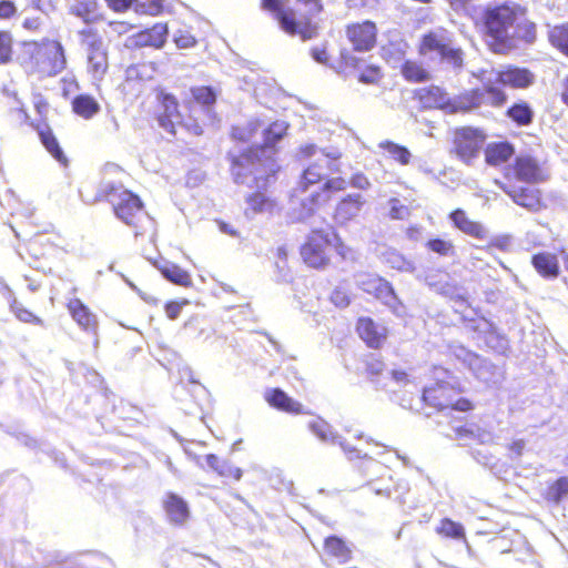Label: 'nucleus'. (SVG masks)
I'll use <instances>...</instances> for the list:
<instances>
[{
    "mask_svg": "<svg viewBox=\"0 0 568 568\" xmlns=\"http://www.w3.org/2000/svg\"><path fill=\"white\" fill-rule=\"evenodd\" d=\"M79 36L87 52L104 48L102 34L95 28H84L79 31Z\"/></svg>",
    "mask_w": 568,
    "mask_h": 568,
    "instance_id": "nucleus-46",
    "label": "nucleus"
},
{
    "mask_svg": "<svg viewBox=\"0 0 568 568\" xmlns=\"http://www.w3.org/2000/svg\"><path fill=\"white\" fill-rule=\"evenodd\" d=\"M33 108L41 119H45L50 104L48 99L41 93H34L32 99Z\"/></svg>",
    "mask_w": 568,
    "mask_h": 568,
    "instance_id": "nucleus-58",
    "label": "nucleus"
},
{
    "mask_svg": "<svg viewBox=\"0 0 568 568\" xmlns=\"http://www.w3.org/2000/svg\"><path fill=\"white\" fill-rule=\"evenodd\" d=\"M355 332L361 341L371 349H381L387 343L389 329L371 316H359L355 323Z\"/></svg>",
    "mask_w": 568,
    "mask_h": 568,
    "instance_id": "nucleus-16",
    "label": "nucleus"
},
{
    "mask_svg": "<svg viewBox=\"0 0 568 568\" xmlns=\"http://www.w3.org/2000/svg\"><path fill=\"white\" fill-rule=\"evenodd\" d=\"M348 181L342 175L326 176L320 190L301 202L298 217L307 219L312 216L321 206L329 203L336 194L346 191Z\"/></svg>",
    "mask_w": 568,
    "mask_h": 568,
    "instance_id": "nucleus-11",
    "label": "nucleus"
},
{
    "mask_svg": "<svg viewBox=\"0 0 568 568\" xmlns=\"http://www.w3.org/2000/svg\"><path fill=\"white\" fill-rule=\"evenodd\" d=\"M496 81L513 89H527L535 82V74L527 68L507 65L496 72Z\"/></svg>",
    "mask_w": 568,
    "mask_h": 568,
    "instance_id": "nucleus-20",
    "label": "nucleus"
},
{
    "mask_svg": "<svg viewBox=\"0 0 568 568\" xmlns=\"http://www.w3.org/2000/svg\"><path fill=\"white\" fill-rule=\"evenodd\" d=\"M362 205V195L348 194L337 203L335 207V217L342 221H348L359 212Z\"/></svg>",
    "mask_w": 568,
    "mask_h": 568,
    "instance_id": "nucleus-34",
    "label": "nucleus"
},
{
    "mask_svg": "<svg viewBox=\"0 0 568 568\" xmlns=\"http://www.w3.org/2000/svg\"><path fill=\"white\" fill-rule=\"evenodd\" d=\"M550 45L568 58V22L554 26L548 32Z\"/></svg>",
    "mask_w": 568,
    "mask_h": 568,
    "instance_id": "nucleus-42",
    "label": "nucleus"
},
{
    "mask_svg": "<svg viewBox=\"0 0 568 568\" xmlns=\"http://www.w3.org/2000/svg\"><path fill=\"white\" fill-rule=\"evenodd\" d=\"M511 170L517 180L526 183H540L548 179L546 170L531 155L517 156L511 164Z\"/></svg>",
    "mask_w": 568,
    "mask_h": 568,
    "instance_id": "nucleus-18",
    "label": "nucleus"
},
{
    "mask_svg": "<svg viewBox=\"0 0 568 568\" xmlns=\"http://www.w3.org/2000/svg\"><path fill=\"white\" fill-rule=\"evenodd\" d=\"M327 176V171L320 163L310 164L302 172L298 187L302 192H306L311 186L323 183Z\"/></svg>",
    "mask_w": 568,
    "mask_h": 568,
    "instance_id": "nucleus-38",
    "label": "nucleus"
},
{
    "mask_svg": "<svg viewBox=\"0 0 568 568\" xmlns=\"http://www.w3.org/2000/svg\"><path fill=\"white\" fill-rule=\"evenodd\" d=\"M348 184L358 190H367L371 187V181L368 176L363 172H356L352 174Z\"/></svg>",
    "mask_w": 568,
    "mask_h": 568,
    "instance_id": "nucleus-60",
    "label": "nucleus"
},
{
    "mask_svg": "<svg viewBox=\"0 0 568 568\" xmlns=\"http://www.w3.org/2000/svg\"><path fill=\"white\" fill-rule=\"evenodd\" d=\"M260 124V121L251 120L243 124L233 125L230 131V136L237 143L251 142L256 136Z\"/></svg>",
    "mask_w": 568,
    "mask_h": 568,
    "instance_id": "nucleus-43",
    "label": "nucleus"
},
{
    "mask_svg": "<svg viewBox=\"0 0 568 568\" xmlns=\"http://www.w3.org/2000/svg\"><path fill=\"white\" fill-rule=\"evenodd\" d=\"M205 460L210 469L224 479L239 481L243 476L241 468L234 466L230 460L222 459L214 454H207Z\"/></svg>",
    "mask_w": 568,
    "mask_h": 568,
    "instance_id": "nucleus-30",
    "label": "nucleus"
},
{
    "mask_svg": "<svg viewBox=\"0 0 568 568\" xmlns=\"http://www.w3.org/2000/svg\"><path fill=\"white\" fill-rule=\"evenodd\" d=\"M379 0H346V6L353 10L373 9Z\"/></svg>",
    "mask_w": 568,
    "mask_h": 568,
    "instance_id": "nucleus-62",
    "label": "nucleus"
},
{
    "mask_svg": "<svg viewBox=\"0 0 568 568\" xmlns=\"http://www.w3.org/2000/svg\"><path fill=\"white\" fill-rule=\"evenodd\" d=\"M144 63L131 64L125 70L126 80H143L144 75L141 72L142 68H145Z\"/></svg>",
    "mask_w": 568,
    "mask_h": 568,
    "instance_id": "nucleus-64",
    "label": "nucleus"
},
{
    "mask_svg": "<svg viewBox=\"0 0 568 568\" xmlns=\"http://www.w3.org/2000/svg\"><path fill=\"white\" fill-rule=\"evenodd\" d=\"M187 304H189L187 300H183L181 302L170 301V302L165 303L164 311H165L168 318L176 320L181 314L182 307Z\"/></svg>",
    "mask_w": 568,
    "mask_h": 568,
    "instance_id": "nucleus-59",
    "label": "nucleus"
},
{
    "mask_svg": "<svg viewBox=\"0 0 568 568\" xmlns=\"http://www.w3.org/2000/svg\"><path fill=\"white\" fill-rule=\"evenodd\" d=\"M284 131L272 123L263 132V144L252 145L237 155L230 156L231 173L236 183L252 176L257 187H266L280 171L274 145L283 138Z\"/></svg>",
    "mask_w": 568,
    "mask_h": 568,
    "instance_id": "nucleus-1",
    "label": "nucleus"
},
{
    "mask_svg": "<svg viewBox=\"0 0 568 568\" xmlns=\"http://www.w3.org/2000/svg\"><path fill=\"white\" fill-rule=\"evenodd\" d=\"M382 79V68L376 64L366 65L357 75V80L364 84H378Z\"/></svg>",
    "mask_w": 568,
    "mask_h": 568,
    "instance_id": "nucleus-52",
    "label": "nucleus"
},
{
    "mask_svg": "<svg viewBox=\"0 0 568 568\" xmlns=\"http://www.w3.org/2000/svg\"><path fill=\"white\" fill-rule=\"evenodd\" d=\"M448 219L456 230L473 239L485 240L488 235L486 226L478 221L471 220L467 212L460 207L453 210L448 214Z\"/></svg>",
    "mask_w": 568,
    "mask_h": 568,
    "instance_id": "nucleus-24",
    "label": "nucleus"
},
{
    "mask_svg": "<svg viewBox=\"0 0 568 568\" xmlns=\"http://www.w3.org/2000/svg\"><path fill=\"white\" fill-rule=\"evenodd\" d=\"M358 286L364 293L381 301L393 313L399 314L404 310V304L393 285L383 276L375 273H365L361 276Z\"/></svg>",
    "mask_w": 568,
    "mask_h": 568,
    "instance_id": "nucleus-12",
    "label": "nucleus"
},
{
    "mask_svg": "<svg viewBox=\"0 0 568 568\" xmlns=\"http://www.w3.org/2000/svg\"><path fill=\"white\" fill-rule=\"evenodd\" d=\"M99 196L111 204L114 215L124 224L136 230L142 229L146 212L138 194L122 185L110 184L101 190Z\"/></svg>",
    "mask_w": 568,
    "mask_h": 568,
    "instance_id": "nucleus-9",
    "label": "nucleus"
},
{
    "mask_svg": "<svg viewBox=\"0 0 568 568\" xmlns=\"http://www.w3.org/2000/svg\"><path fill=\"white\" fill-rule=\"evenodd\" d=\"M531 265L544 278H556L560 274L558 257L550 252H538L531 256Z\"/></svg>",
    "mask_w": 568,
    "mask_h": 568,
    "instance_id": "nucleus-29",
    "label": "nucleus"
},
{
    "mask_svg": "<svg viewBox=\"0 0 568 568\" xmlns=\"http://www.w3.org/2000/svg\"><path fill=\"white\" fill-rule=\"evenodd\" d=\"M30 125L37 131L39 139L47 152L61 165L68 166L69 159L60 146V143L51 126L47 122H31Z\"/></svg>",
    "mask_w": 568,
    "mask_h": 568,
    "instance_id": "nucleus-22",
    "label": "nucleus"
},
{
    "mask_svg": "<svg viewBox=\"0 0 568 568\" xmlns=\"http://www.w3.org/2000/svg\"><path fill=\"white\" fill-rule=\"evenodd\" d=\"M379 149L387 152L388 155L400 165H408L412 160L409 150L393 141L386 140L378 144Z\"/></svg>",
    "mask_w": 568,
    "mask_h": 568,
    "instance_id": "nucleus-45",
    "label": "nucleus"
},
{
    "mask_svg": "<svg viewBox=\"0 0 568 568\" xmlns=\"http://www.w3.org/2000/svg\"><path fill=\"white\" fill-rule=\"evenodd\" d=\"M385 369V363L381 356L371 354L364 362V373L369 379H375Z\"/></svg>",
    "mask_w": 568,
    "mask_h": 568,
    "instance_id": "nucleus-51",
    "label": "nucleus"
},
{
    "mask_svg": "<svg viewBox=\"0 0 568 568\" xmlns=\"http://www.w3.org/2000/svg\"><path fill=\"white\" fill-rule=\"evenodd\" d=\"M16 12V4L11 0H0V19H10Z\"/></svg>",
    "mask_w": 568,
    "mask_h": 568,
    "instance_id": "nucleus-63",
    "label": "nucleus"
},
{
    "mask_svg": "<svg viewBox=\"0 0 568 568\" xmlns=\"http://www.w3.org/2000/svg\"><path fill=\"white\" fill-rule=\"evenodd\" d=\"M486 136L480 129L471 126H459L453 130L452 152L465 163L475 159Z\"/></svg>",
    "mask_w": 568,
    "mask_h": 568,
    "instance_id": "nucleus-14",
    "label": "nucleus"
},
{
    "mask_svg": "<svg viewBox=\"0 0 568 568\" xmlns=\"http://www.w3.org/2000/svg\"><path fill=\"white\" fill-rule=\"evenodd\" d=\"M10 311L14 314V316L19 321H21L23 323L33 324V325H42L43 324L42 320L39 316L33 314L30 310L24 307L22 305V303L18 302L17 300H13L11 302Z\"/></svg>",
    "mask_w": 568,
    "mask_h": 568,
    "instance_id": "nucleus-47",
    "label": "nucleus"
},
{
    "mask_svg": "<svg viewBox=\"0 0 568 568\" xmlns=\"http://www.w3.org/2000/svg\"><path fill=\"white\" fill-rule=\"evenodd\" d=\"M400 74L410 83L426 82L430 79L426 68L416 60H405L400 65Z\"/></svg>",
    "mask_w": 568,
    "mask_h": 568,
    "instance_id": "nucleus-37",
    "label": "nucleus"
},
{
    "mask_svg": "<svg viewBox=\"0 0 568 568\" xmlns=\"http://www.w3.org/2000/svg\"><path fill=\"white\" fill-rule=\"evenodd\" d=\"M481 90L484 91V97L486 94L489 97L488 103L494 108H500L507 102V94L498 87L489 84L485 85Z\"/></svg>",
    "mask_w": 568,
    "mask_h": 568,
    "instance_id": "nucleus-53",
    "label": "nucleus"
},
{
    "mask_svg": "<svg viewBox=\"0 0 568 568\" xmlns=\"http://www.w3.org/2000/svg\"><path fill=\"white\" fill-rule=\"evenodd\" d=\"M65 307L77 325L89 334H97L99 320L97 314L79 297L69 298Z\"/></svg>",
    "mask_w": 568,
    "mask_h": 568,
    "instance_id": "nucleus-19",
    "label": "nucleus"
},
{
    "mask_svg": "<svg viewBox=\"0 0 568 568\" xmlns=\"http://www.w3.org/2000/svg\"><path fill=\"white\" fill-rule=\"evenodd\" d=\"M133 9L139 14L158 16L162 12V0H133Z\"/></svg>",
    "mask_w": 568,
    "mask_h": 568,
    "instance_id": "nucleus-50",
    "label": "nucleus"
},
{
    "mask_svg": "<svg viewBox=\"0 0 568 568\" xmlns=\"http://www.w3.org/2000/svg\"><path fill=\"white\" fill-rule=\"evenodd\" d=\"M409 214V210L406 205L402 204L398 199L389 200V216L394 220H402Z\"/></svg>",
    "mask_w": 568,
    "mask_h": 568,
    "instance_id": "nucleus-56",
    "label": "nucleus"
},
{
    "mask_svg": "<svg viewBox=\"0 0 568 568\" xmlns=\"http://www.w3.org/2000/svg\"><path fill=\"white\" fill-rule=\"evenodd\" d=\"M500 189L514 203L530 212H540L547 207V202L540 189L531 186L515 187L508 184H501Z\"/></svg>",
    "mask_w": 568,
    "mask_h": 568,
    "instance_id": "nucleus-17",
    "label": "nucleus"
},
{
    "mask_svg": "<svg viewBox=\"0 0 568 568\" xmlns=\"http://www.w3.org/2000/svg\"><path fill=\"white\" fill-rule=\"evenodd\" d=\"M323 549L327 557L336 560L338 564H346L352 558L351 547L343 538L335 535L324 539Z\"/></svg>",
    "mask_w": 568,
    "mask_h": 568,
    "instance_id": "nucleus-31",
    "label": "nucleus"
},
{
    "mask_svg": "<svg viewBox=\"0 0 568 568\" xmlns=\"http://www.w3.org/2000/svg\"><path fill=\"white\" fill-rule=\"evenodd\" d=\"M425 246L428 251L436 253L440 256L453 255L455 253V245L452 241L440 237L429 239Z\"/></svg>",
    "mask_w": 568,
    "mask_h": 568,
    "instance_id": "nucleus-48",
    "label": "nucleus"
},
{
    "mask_svg": "<svg viewBox=\"0 0 568 568\" xmlns=\"http://www.w3.org/2000/svg\"><path fill=\"white\" fill-rule=\"evenodd\" d=\"M263 398L270 407L276 410L291 415H301L305 413V408L302 403L292 398L278 387L266 389Z\"/></svg>",
    "mask_w": 568,
    "mask_h": 568,
    "instance_id": "nucleus-25",
    "label": "nucleus"
},
{
    "mask_svg": "<svg viewBox=\"0 0 568 568\" xmlns=\"http://www.w3.org/2000/svg\"><path fill=\"white\" fill-rule=\"evenodd\" d=\"M217 90L211 85H193L190 88V97L184 100V105L192 115L195 106L210 112L217 101Z\"/></svg>",
    "mask_w": 568,
    "mask_h": 568,
    "instance_id": "nucleus-23",
    "label": "nucleus"
},
{
    "mask_svg": "<svg viewBox=\"0 0 568 568\" xmlns=\"http://www.w3.org/2000/svg\"><path fill=\"white\" fill-rule=\"evenodd\" d=\"M520 12L519 3L504 1L484 7L474 19L477 32L485 40L490 51L505 54L515 48L509 31L514 27V19L519 17Z\"/></svg>",
    "mask_w": 568,
    "mask_h": 568,
    "instance_id": "nucleus-4",
    "label": "nucleus"
},
{
    "mask_svg": "<svg viewBox=\"0 0 568 568\" xmlns=\"http://www.w3.org/2000/svg\"><path fill=\"white\" fill-rule=\"evenodd\" d=\"M506 115L518 126H527L532 122L534 111L528 102L519 101L507 109Z\"/></svg>",
    "mask_w": 568,
    "mask_h": 568,
    "instance_id": "nucleus-40",
    "label": "nucleus"
},
{
    "mask_svg": "<svg viewBox=\"0 0 568 568\" xmlns=\"http://www.w3.org/2000/svg\"><path fill=\"white\" fill-rule=\"evenodd\" d=\"M413 98L423 109H439L448 113V93L438 85H428L414 90Z\"/></svg>",
    "mask_w": 568,
    "mask_h": 568,
    "instance_id": "nucleus-21",
    "label": "nucleus"
},
{
    "mask_svg": "<svg viewBox=\"0 0 568 568\" xmlns=\"http://www.w3.org/2000/svg\"><path fill=\"white\" fill-rule=\"evenodd\" d=\"M568 495V476H561L551 481L544 494V498L552 504H559Z\"/></svg>",
    "mask_w": 568,
    "mask_h": 568,
    "instance_id": "nucleus-44",
    "label": "nucleus"
},
{
    "mask_svg": "<svg viewBox=\"0 0 568 568\" xmlns=\"http://www.w3.org/2000/svg\"><path fill=\"white\" fill-rule=\"evenodd\" d=\"M296 4L297 8H292L287 0H260V8L272 14L285 34L303 41L316 38L325 11L324 0H296Z\"/></svg>",
    "mask_w": 568,
    "mask_h": 568,
    "instance_id": "nucleus-2",
    "label": "nucleus"
},
{
    "mask_svg": "<svg viewBox=\"0 0 568 568\" xmlns=\"http://www.w3.org/2000/svg\"><path fill=\"white\" fill-rule=\"evenodd\" d=\"M168 36V24L158 22L150 28H145L129 36L124 41V47L129 50H136L146 47L161 49L166 43Z\"/></svg>",
    "mask_w": 568,
    "mask_h": 568,
    "instance_id": "nucleus-15",
    "label": "nucleus"
},
{
    "mask_svg": "<svg viewBox=\"0 0 568 568\" xmlns=\"http://www.w3.org/2000/svg\"><path fill=\"white\" fill-rule=\"evenodd\" d=\"M310 430L321 440L326 442L332 438V429L327 422L316 418L308 424Z\"/></svg>",
    "mask_w": 568,
    "mask_h": 568,
    "instance_id": "nucleus-54",
    "label": "nucleus"
},
{
    "mask_svg": "<svg viewBox=\"0 0 568 568\" xmlns=\"http://www.w3.org/2000/svg\"><path fill=\"white\" fill-rule=\"evenodd\" d=\"M435 531L438 536L445 539L466 541V531L464 526L448 517L439 520Z\"/></svg>",
    "mask_w": 568,
    "mask_h": 568,
    "instance_id": "nucleus-39",
    "label": "nucleus"
},
{
    "mask_svg": "<svg viewBox=\"0 0 568 568\" xmlns=\"http://www.w3.org/2000/svg\"><path fill=\"white\" fill-rule=\"evenodd\" d=\"M247 209L245 214H261L271 212L275 207V201L264 192L255 191L246 196Z\"/></svg>",
    "mask_w": 568,
    "mask_h": 568,
    "instance_id": "nucleus-35",
    "label": "nucleus"
},
{
    "mask_svg": "<svg viewBox=\"0 0 568 568\" xmlns=\"http://www.w3.org/2000/svg\"><path fill=\"white\" fill-rule=\"evenodd\" d=\"M17 62L27 75L38 80L53 78L68 65L62 42L51 38L22 41Z\"/></svg>",
    "mask_w": 568,
    "mask_h": 568,
    "instance_id": "nucleus-3",
    "label": "nucleus"
},
{
    "mask_svg": "<svg viewBox=\"0 0 568 568\" xmlns=\"http://www.w3.org/2000/svg\"><path fill=\"white\" fill-rule=\"evenodd\" d=\"M195 557H196V555H187V554L173 556L170 558V560L168 562V568H179L180 565L190 566Z\"/></svg>",
    "mask_w": 568,
    "mask_h": 568,
    "instance_id": "nucleus-61",
    "label": "nucleus"
},
{
    "mask_svg": "<svg viewBox=\"0 0 568 568\" xmlns=\"http://www.w3.org/2000/svg\"><path fill=\"white\" fill-rule=\"evenodd\" d=\"M521 14L514 19V31L510 33L513 41L519 40L527 44H531L537 39V24L528 18V9L519 3Z\"/></svg>",
    "mask_w": 568,
    "mask_h": 568,
    "instance_id": "nucleus-28",
    "label": "nucleus"
},
{
    "mask_svg": "<svg viewBox=\"0 0 568 568\" xmlns=\"http://www.w3.org/2000/svg\"><path fill=\"white\" fill-rule=\"evenodd\" d=\"M11 227L19 240V254L37 267L49 264L59 255L61 236L55 231L32 232L31 224L24 220H18Z\"/></svg>",
    "mask_w": 568,
    "mask_h": 568,
    "instance_id": "nucleus-6",
    "label": "nucleus"
},
{
    "mask_svg": "<svg viewBox=\"0 0 568 568\" xmlns=\"http://www.w3.org/2000/svg\"><path fill=\"white\" fill-rule=\"evenodd\" d=\"M13 55V39L10 31L0 30V64L11 62Z\"/></svg>",
    "mask_w": 568,
    "mask_h": 568,
    "instance_id": "nucleus-49",
    "label": "nucleus"
},
{
    "mask_svg": "<svg viewBox=\"0 0 568 568\" xmlns=\"http://www.w3.org/2000/svg\"><path fill=\"white\" fill-rule=\"evenodd\" d=\"M331 301L335 306L344 308L351 304V296L346 290L336 287L331 294Z\"/></svg>",
    "mask_w": 568,
    "mask_h": 568,
    "instance_id": "nucleus-57",
    "label": "nucleus"
},
{
    "mask_svg": "<svg viewBox=\"0 0 568 568\" xmlns=\"http://www.w3.org/2000/svg\"><path fill=\"white\" fill-rule=\"evenodd\" d=\"M514 154V146L508 142L489 144L485 149V160L489 165H500L507 162Z\"/></svg>",
    "mask_w": 568,
    "mask_h": 568,
    "instance_id": "nucleus-33",
    "label": "nucleus"
},
{
    "mask_svg": "<svg viewBox=\"0 0 568 568\" xmlns=\"http://www.w3.org/2000/svg\"><path fill=\"white\" fill-rule=\"evenodd\" d=\"M87 70L95 80H102L109 70V58L105 48L87 52Z\"/></svg>",
    "mask_w": 568,
    "mask_h": 568,
    "instance_id": "nucleus-32",
    "label": "nucleus"
},
{
    "mask_svg": "<svg viewBox=\"0 0 568 568\" xmlns=\"http://www.w3.org/2000/svg\"><path fill=\"white\" fill-rule=\"evenodd\" d=\"M422 404L434 412L469 413L475 409V402L464 395L460 385L444 379H436L426 385L420 395Z\"/></svg>",
    "mask_w": 568,
    "mask_h": 568,
    "instance_id": "nucleus-7",
    "label": "nucleus"
},
{
    "mask_svg": "<svg viewBox=\"0 0 568 568\" xmlns=\"http://www.w3.org/2000/svg\"><path fill=\"white\" fill-rule=\"evenodd\" d=\"M71 106L72 111L83 119H91L100 111V104L90 94L74 97Z\"/></svg>",
    "mask_w": 568,
    "mask_h": 568,
    "instance_id": "nucleus-36",
    "label": "nucleus"
},
{
    "mask_svg": "<svg viewBox=\"0 0 568 568\" xmlns=\"http://www.w3.org/2000/svg\"><path fill=\"white\" fill-rule=\"evenodd\" d=\"M162 507L169 517V520L174 525H184L190 518V508L187 503L175 493H166Z\"/></svg>",
    "mask_w": 568,
    "mask_h": 568,
    "instance_id": "nucleus-27",
    "label": "nucleus"
},
{
    "mask_svg": "<svg viewBox=\"0 0 568 568\" xmlns=\"http://www.w3.org/2000/svg\"><path fill=\"white\" fill-rule=\"evenodd\" d=\"M348 253L349 248L333 226L312 229L300 246L303 263L314 270H325L335 258L345 260Z\"/></svg>",
    "mask_w": 568,
    "mask_h": 568,
    "instance_id": "nucleus-5",
    "label": "nucleus"
},
{
    "mask_svg": "<svg viewBox=\"0 0 568 568\" xmlns=\"http://www.w3.org/2000/svg\"><path fill=\"white\" fill-rule=\"evenodd\" d=\"M159 270L164 278L175 285L183 287H190L192 285V277L190 273L176 264H164L160 266Z\"/></svg>",
    "mask_w": 568,
    "mask_h": 568,
    "instance_id": "nucleus-41",
    "label": "nucleus"
},
{
    "mask_svg": "<svg viewBox=\"0 0 568 568\" xmlns=\"http://www.w3.org/2000/svg\"><path fill=\"white\" fill-rule=\"evenodd\" d=\"M155 98L158 102L156 121L159 125L168 133L176 134V124L183 125L189 132L194 135L203 133V123L193 115L189 114L187 119L183 120L180 112V103L178 98L165 91L163 88L155 89Z\"/></svg>",
    "mask_w": 568,
    "mask_h": 568,
    "instance_id": "nucleus-10",
    "label": "nucleus"
},
{
    "mask_svg": "<svg viewBox=\"0 0 568 568\" xmlns=\"http://www.w3.org/2000/svg\"><path fill=\"white\" fill-rule=\"evenodd\" d=\"M511 245V236L508 234L497 235L488 241V243L483 246V250L491 253L494 250H498L500 252H507Z\"/></svg>",
    "mask_w": 568,
    "mask_h": 568,
    "instance_id": "nucleus-55",
    "label": "nucleus"
},
{
    "mask_svg": "<svg viewBox=\"0 0 568 568\" xmlns=\"http://www.w3.org/2000/svg\"><path fill=\"white\" fill-rule=\"evenodd\" d=\"M417 51L419 55L424 57L436 54L442 62L457 71L463 70L465 65L464 50L456 45L453 32L445 27L430 29L422 34Z\"/></svg>",
    "mask_w": 568,
    "mask_h": 568,
    "instance_id": "nucleus-8",
    "label": "nucleus"
},
{
    "mask_svg": "<svg viewBox=\"0 0 568 568\" xmlns=\"http://www.w3.org/2000/svg\"><path fill=\"white\" fill-rule=\"evenodd\" d=\"M345 38L356 53L373 51L378 43L379 30L375 21L365 19L345 26Z\"/></svg>",
    "mask_w": 568,
    "mask_h": 568,
    "instance_id": "nucleus-13",
    "label": "nucleus"
},
{
    "mask_svg": "<svg viewBox=\"0 0 568 568\" xmlns=\"http://www.w3.org/2000/svg\"><path fill=\"white\" fill-rule=\"evenodd\" d=\"M484 104V91L480 88H473L449 98L448 113H467L479 109Z\"/></svg>",
    "mask_w": 568,
    "mask_h": 568,
    "instance_id": "nucleus-26",
    "label": "nucleus"
}]
</instances>
